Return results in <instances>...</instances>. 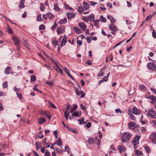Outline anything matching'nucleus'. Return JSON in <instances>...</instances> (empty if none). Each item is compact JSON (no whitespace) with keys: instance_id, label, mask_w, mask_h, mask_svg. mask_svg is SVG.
Instances as JSON below:
<instances>
[{"instance_id":"nucleus-1","label":"nucleus","mask_w":156,"mask_h":156,"mask_svg":"<svg viewBox=\"0 0 156 156\" xmlns=\"http://www.w3.org/2000/svg\"><path fill=\"white\" fill-rule=\"evenodd\" d=\"M131 137V134L128 132L124 133L122 134V140L123 143L128 141Z\"/></svg>"},{"instance_id":"nucleus-2","label":"nucleus","mask_w":156,"mask_h":156,"mask_svg":"<svg viewBox=\"0 0 156 156\" xmlns=\"http://www.w3.org/2000/svg\"><path fill=\"white\" fill-rule=\"evenodd\" d=\"M147 114L151 118L156 119V112L154 109H148L147 111Z\"/></svg>"},{"instance_id":"nucleus-3","label":"nucleus","mask_w":156,"mask_h":156,"mask_svg":"<svg viewBox=\"0 0 156 156\" xmlns=\"http://www.w3.org/2000/svg\"><path fill=\"white\" fill-rule=\"evenodd\" d=\"M149 138L151 143L156 144V133H151L149 136Z\"/></svg>"},{"instance_id":"nucleus-4","label":"nucleus","mask_w":156,"mask_h":156,"mask_svg":"<svg viewBox=\"0 0 156 156\" xmlns=\"http://www.w3.org/2000/svg\"><path fill=\"white\" fill-rule=\"evenodd\" d=\"M147 67L148 69L152 71H154L156 69V65L153 62H149L147 65Z\"/></svg>"},{"instance_id":"nucleus-5","label":"nucleus","mask_w":156,"mask_h":156,"mask_svg":"<svg viewBox=\"0 0 156 156\" xmlns=\"http://www.w3.org/2000/svg\"><path fill=\"white\" fill-rule=\"evenodd\" d=\"M75 91L76 92V93L77 95L80 96V95H81L80 97V98H83L85 95V93H83V91H79L78 89L77 88H76L75 89Z\"/></svg>"},{"instance_id":"nucleus-6","label":"nucleus","mask_w":156,"mask_h":156,"mask_svg":"<svg viewBox=\"0 0 156 156\" xmlns=\"http://www.w3.org/2000/svg\"><path fill=\"white\" fill-rule=\"evenodd\" d=\"M136 137L137 138V139H134L132 142V144L133 145L134 147L139 144V140L140 138V136H136Z\"/></svg>"},{"instance_id":"nucleus-7","label":"nucleus","mask_w":156,"mask_h":156,"mask_svg":"<svg viewBox=\"0 0 156 156\" xmlns=\"http://www.w3.org/2000/svg\"><path fill=\"white\" fill-rule=\"evenodd\" d=\"M78 26L82 29L84 30H86L87 28V26L85 23L83 22H80L78 24Z\"/></svg>"},{"instance_id":"nucleus-8","label":"nucleus","mask_w":156,"mask_h":156,"mask_svg":"<svg viewBox=\"0 0 156 156\" xmlns=\"http://www.w3.org/2000/svg\"><path fill=\"white\" fill-rule=\"evenodd\" d=\"M108 27L110 30H113L114 31H116L118 30L117 28L113 24H110L108 26Z\"/></svg>"},{"instance_id":"nucleus-9","label":"nucleus","mask_w":156,"mask_h":156,"mask_svg":"<svg viewBox=\"0 0 156 156\" xmlns=\"http://www.w3.org/2000/svg\"><path fill=\"white\" fill-rule=\"evenodd\" d=\"M12 39L15 43V45L16 47H18L20 41L19 39L16 37H12Z\"/></svg>"},{"instance_id":"nucleus-10","label":"nucleus","mask_w":156,"mask_h":156,"mask_svg":"<svg viewBox=\"0 0 156 156\" xmlns=\"http://www.w3.org/2000/svg\"><path fill=\"white\" fill-rule=\"evenodd\" d=\"M88 21L91 22L94 21V15L93 14H91L87 16Z\"/></svg>"},{"instance_id":"nucleus-11","label":"nucleus","mask_w":156,"mask_h":156,"mask_svg":"<svg viewBox=\"0 0 156 156\" xmlns=\"http://www.w3.org/2000/svg\"><path fill=\"white\" fill-rule=\"evenodd\" d=\"M66 15L68 19H70L72 18H74L76 15L73 12L67 13Z\"/></svg>"},{"instance_id":"nucleus-12","label":"nucleus","mask_w":156,"mask_h":156,"mask_svg":"<svg viewBox=\"0 0 156 156\" xmlns=\"http://www.w3.org/2000/svg\"><path fill=\"white\" fill-rule=\"evenodd\" d=\"M37 121L41 125L46 122V120L44 118L40 117L37 119Z\"/></svg>"},{"instance_id":"nucleus-13","label":"nucleus","mask_w":156,"mask_h":156,"mask_svg":"<svg viewBox=\"0 0 156 156\" xmlns=\"http://www.w3.org/2000/svg\"><path fill=\"white\" fill-rule=\"evenodd\" d=\"M118 149L120 151V153L124 152L126 151V148L123 145L119 146Z\"/></svg>"},{"instance_id":"nucleus-14","label":"nucleus","mask_w":156,"mask_h":156,"mask_svg":"<svg viewBox=\"0 0 156 156\" xmlns=\"http://www.w3.org/2000/svg\"><path fill=\"white\" fill-rule=\"evenodd\" d=\"M147 98L151 99L152 101H151V103H154L156 102V97L153 95H150Z\"/></svg>"},{"instance_id":"nucleus-15","label":"nucleus","mask_w":156,"mask_h":156,"mask_svg":"<svg viewBox=\"0 0 156 156\" xmlns=\"http://www.w3.org/2000/svg\"><path fill=\"white\" fill-rule=\"evenodd\" d=\"M133 114L135 115H139L140 113V110L135 107L133 108Z\"/></svg>"},{"instance_id":"nucleus-16","label":"nucleus","mask_w":156,"mask_h":156,"mask_svg":"<svg viewBox=\"0 0 156 156\" xmlns=\"http://www.w3.org/2000/svg\"><path fill=\"white\" fill-rule=\"evenodd\" d=\"M105 72V69L104 68L101 69L100 72L98 74V76H101L104 75V73Z\"/></svg>"},{"instance_id":"nucleus-17","label":"nucleus","mask_w":156,"mask_h":156,"mask_svg":"<svg viewBox=\"0 0 156 156\" xmlns=\"http://www.w3.org/2000/svg\"><path fill=\"white\" fill-rule=\"evenodd\" d=\"M135 123L134 122H130L128 124V126L129 129H133L134 128V126H135Z\"/></svg>"},{"instance_id":"nucleus-18","label":"nucleus","mask_w":156,"mask_h":156,"mask_svg":"<svg viewBox=\"0 0 156 156\" xmlns=\"http://www.w3.org/2000/svg\"><path fill=\"white\" fill-rule=\"evenodd\" d=\"M64 31V30L61 27H58L57 29V32L58 34L63 33Z\"/></svg>"},{"instance_id":"nucleus-19","label":"nucleus","mask_w":156,"mask_h":156,"mask_svg":"<svg viewBox=\"0 0 156 156\" xmlns=\"http://www.w3.org/2000/svg\"><path fill=\"white\" fill-rule=\"evenodd\" d=\"M74 30L76 33L77 34H80L81 33V30L76 27H73Z\"/></svg>"},{"instance_id":"nucleus-20","label":"nucleus","mask_w":156,"mask_h":156,"mask_svg":"<svg viewBox=\"0 0 156 156\" xmlns=\"http://www.w3.org/2000/svg\"><path fill=\"white\" fill-rule=\"evenodd\" d=\"M66 38L65 36H64L62 41V42L61 44V47L64 46L65 45L66 43Z\"/></svg>"},{"instance_id":"nucleus-21","label":"nucleus","mask_w":156,"mask_h":156,"mask_svg":"<svg viewBox=\"0 0 156 156\" xmlns=\"http://www.w3.org/2000/svg\"><path fill=\"white\" fill-rule=\"evenodd\" d=\"M22 42L25 47H26L28 49H30V46L26 43V42L25 40H23L22 41Z\"/></svg>"},{"instance_id":"nucleus-22","label":"nucleus","mask_w":156,"mask_h":156,"mask_svg":"<svg viewBox=\"0 0 156 156\" xmlns=\"http://www.w3.org/2000/svg\"><path fill=\"white\" fill-rule=\"evenodd\" d=\"M11 70V67L10 66H7L6 68L5 69V73L6 74L8 75L9 74V71H10Z\"/></svg>"},{"instance_id":"nucleus-23","label":"nucleus","mask_w":156,"mask_h":156,"mask_svg":"<svg viewBox=\"0 0 156 156\" xmlns=\"http://www.w3.org/2000/svg\"><path fill=\"white\" fill-rule=\"evenodd\" d=\"M67 22V19L64 18L63 19L61 20L58 23L60 24H62L65 23Z\"/></svg>"},{"instance_id":"nucleus-24","label":"nucleus","mask_w":156,"mask_h":156,"mask_svg":"<svg viewBox=\"0 0 156 156\" xmlns=\"http://www.w3.org/2000/svg\"><path fill=\"white\" fill-rule=\"evenodd\" d=\"M87 141L88 142L89 144H94V140L92 138H90Z\"/></svg>"},{"instance_id":"nucleus-25","label":"nucleus","mask_w":156,"mask_h":156,"mask_svg":"<svg viewBox=\"0 0 156 156\" xmlns=\"http://www.w3.org/2000/svg\"><path fill=\"white\" fill-rule=\"evenodd\" d=\"M35 146L37 150L38 151V150L41 147V144L40 142H37L35 144Z\"/></svg>"},{"instance_id":"nucleus-26","label":"nucleus","mask_w":156,"mask_h":156,"mask_svg":"<svg viewBox=\"0 0 156 156\" xmlns=\"http://www.w3.org/2000/svg\"><path fill=\"white\" fill-rule=\"evenodd\" d=\"M78 10L80 14H81L84 11V9L82 6H80L78 8Z\"/></svg>"},{"instance_id":"nucleus-27","label":"nucleus","mask_w":156,"mask_h":156,"mask_svg":"<svg viewBox=\"0 0 156 156\" xmlns=\"http://www.w3.org/2000/svg\"><path fill=\"white\" fill-rule=\"evenodd\" d=\"M86 10H87L90 7L89 5L86 2H84L83 4Z\"/></svg>"},{"instance_id":"nucleus-28","label":"nucleus","mask_w":156,"mask_h":156,"mask_svg":"<svg viewBox=\"0 0 156 156\" xmlns=\"http://www.w3.org/2000/svg\"><path fill=\"white\" fill-rule=\"evenodd\" d=\"M7 31H8L9 33V34H12L13 33L12 30L11 28L8 25H7Z\"/></svg>"},{"instance_id":"nucleus-29","label":"nucleus","mask_w":156,"mask_h":156,"mask_svg":"<svg viewBox=\"0 0 156 156\" xmlns=\"http://www.w3.org/2000/svg\"><path fill=\"white\" fill-rule=\"evenodd\" d=\"M55 143L59 146H60L62 144V140L60 139H59L58 140H57Z\"/></svg>"},{"instance_id":"nucleus-30","label":"nucleus","mask_w":156,"mask_h":156,"mask_svg":"<svg viewBox=\"0 0 156 156\" xmlns=\"http://www.w3.org/2000/svg\"><path fill=\"white\" fill-rule=\"evenodd\" d=\"M36 77L35 76L31 75L30 76V81L31 82L35 81L36 80Z\"/></svg>"},{"instance_id":"nucleus-31","label":"nucleus","mask_w":156,"mask_h":156,"mask_svg":"<svg viewBox=\"0 0 156 156\" xmlns=\"http://www.w3.org/2000/svg\"><path fill=\"white\" fill-rule=\"evenodd\" d=\"M69 116V113L68 111H66L64 113V116L66 120H68Z\"/></svg>"},{"instance_id":"nucleus-32","label":"nucleus","mask_w":156,"mask_h":156,"mask_svg":"<svg viewBox=\"0 0 156 156\" xmlns=\"http://www.w3.org/2000/svg\"><path fill=\"white\" fill-rule=\"evenodd\" d=\"M56 70L57 72H59L61 74H62V69L59 68V66L58 65L56 66Z\"/></svg>"},{"instance_id":"nucleus-33","label":"nucleus","mask_w":156,"mask_h":156,"mask_svg":"<svg viewBox=\"0 0 156 156\" xmlns=\"http://www.w3.org/2000/svg\"><path fill=\"white\" fill-rule=\"evenodd\" d=\"M24 1L23 0H21L20 2L19 5L20 6V8L21 9L23 8L25 6V5H24L23 4Z\"/></svg>"},{"instance_id":"nucleus-34","label":"nucleus","mask_w":156,"mask_h":156,"mask_svg":"<svg viewBox=\"0 0 156 156\" xmlns=\"http://www.w3.org/2000/svg\"><path fill=\"white\" fill-rule=\"evenodd\" d=\"M78 121L79 122V124H85L86 123V122L84 121L83 118L79 119L78 120Z\"/></svg>"},{"instance_id":"nucleus-35","label":"nucleus","mask_w":156,"mask_h":156,"mask_svg":"<svg viewBox=\"0 0 156 156\" xmlns=\"http://www.w3.org/2000/svg\"><path fill=\"white\" fill-rule=\"evenodd\" d=\"M106 77V76H105V77L103 78V79L102 80H100L99 82V84H100L101 83H102L103 82L107 81L108 80V79H107V78L105 79Z\"/></svg>"},{"instance_id":"nucleus-36","label":"nucleus","mask_w":156,"mask_h":156,"mask_svg":"<svg viewBox=\"0 0 156 156\" xmlns=\"http://www.w3.org/2000/svg\"><path fill=\"white\" fill-rule=\"evenodd\" d=\"M54 9L56 11H58L60 10V8L57 4L54 5Z\"/></svg>"},{"instance_id":"nucleus-37","label":"nucleus","mask_w":156,"mask_h":156,"mask_svg":"<svg viewBox=\"0 0 156 156\" xmlns=\"http://www.w3.org/2000/svg\"><path fill=\"white\" fill-rule=\"evenodd\" d=\"M151 125L154 126V127L156 128V120H152L151 122Z\"/></svg>"},{"instance_id":"nucleus-38","label":"nucleus","mask_w":156,"mask_h":156,"mask_svg":"<svg viewBox=\"0 0 156 156\" xmlns=\"http://www.w3.org/2000/svg\"><path fill=\"white\" fill-rule=\"evenodd\" d=\"M47 16L50 20H51L53 16V15L51 12H48L46 14Z\"/></svg>"},{"instance_id":"nucleus-39","label":"nucleus","mask_w":156,"mask_h":156,"mask_svg":"<svg viewBox=\"0 0 156 156\" xmlns=\"http://www.w3.org/2000/svg\"><path fill=\"white\" fill-rule=\"evenodd\" d=\"M79 115L78 111L74 112L72 114V116L73 117H77Z\"/></svg>"},{"instance_id":"nucleus-40","label":"nucleus","mask_w":156,"mask_h":156,"mask_svg":"<svg viewBox=\"0 0 156 156\" xmlns=\"http://www.w3.org/2000/svg\"><path fill=\"white\" fill-rule=\"evenodd\" d=\"M58 42L56 40H54L52 41V44L55 47L58 45Z\"/></svg>"},{"instance_id":"nucleus-41","label":"nucleus","mask_w":156,"mask_h":156,"mask_svg":"<svg viewBox=\"0 0 156 156\" xmlns=\"http://www.w3.org/2000/svg\"><path fill=\"white\" fill-rule=\"evenodd\" d=\"M101 21L103 22H105L106 21V19L105 18H104L103 15H101L100 18Z\"/></svg>"},{"instance_id":"nucleus-42","label":"nucleus","mask_w":156,"mask_h":156,"mask_svg":"<svg viewBox=\"0 0 156 156\" xmlns=\"http://www.w3.org/2000/svg\"><path fill=\"white\" fill-rule=\"evenodd\" d=\"M41 113L42 115H45L46 116H48L49 114V112L46 111H41Z\"/></svg>"},{"instance_id":"nucleus-43","label":"nucleus","mask_w":156,"mask_h":156,"mask_svg":"<svg viewBox=\"0 0 156 156\" xmlns=\"http://www.w3.org/2000/svg\"><path fill=\"white\" fill-rule=\"evenodd\" d=\"M139 87L140 89V90H145L146 89V87L142 84L140 85Z\"/></svg>"},{"instance_id":"nucleus-44","label":"nucleus","mask_w":156,"mask_h":156,"mask_svg":"<svg viewBox=\"0 0 156 156\" xmlns=\"http://www.w3.org/2000/svg\"><path fill=\"white\" fill-rule=\"evenodd\" d=\"M3 87V88H6L8 87V83L7 81H5L2 84Z\"/></svg>"},{"instance_id":"nucleus-45","label":"nucleus","mask_w":156,"mask_h":156,"mask_svg":"<svg viewBox=\"0 0 156 156\" xmlns=\"http://www.w3.org/2000/svg\"><path fill=\"white\" fill-rule=\"evenodd\" d=\"M48 102L49 105L51 106L52 108L55 109L56 108V107L50 101H49Z\"/></svg>"},{"instance_id":"nucleus-46","label":"nucleus","mask_w":156,"mask_h":156,"mask_svg":"<svg viewBox=\"0 0 156 156\" xmlns=\"http://www.w3.org/2000/svg\"><path fill=\"white\" fill-rule=\"evenodd\" d=\"M136 154L138 155H141L142 154L140 151H139L138 150H135Z\"/></svg>"},{"instance_id":"nucleus-47","label":"nucleus","mask_w":156,"mask_h":156,"mask_svg":"<svg viewBox=\"0 0 156 156\" xmlns=\"http://www.w3.org/2000/svg\"><path fill=\"white\" fill-rule=\"evenodd\" d=\"M53 134L55 136V138L57 139L58 138V131L57 130H56L54 131Z\"/></svg>"},{"instance_id":"nucleus-48","label":"nucleus","mask_w":156,"mask_h":156,"mask_svg":"<svg viewBox=\"0 0 156 156\" xmlns=\"http://www.w3.org/2000/svg\"><path fill=\"white\" fill-rule=\"evenodd\" d=\"M33 89L34 90L36 91H37L38 92H39L40 93H42V92L39 89H38L37 88H35V87H34Z\"/></svg>"},{"instance_id":"nucleus-49","label":"nucleus","mask_w":156,"mask_h":156,"mask_svg":"<svg viewBox=\"0 0 156 156\" xmlns=\"http://www.w3.org/2000/svg\"><path fill=\"white\" fill-rule=\"evenodd\" d=\"M46 83H47L48 85H49V86L50 87H51L53 85V83L51 81L46 82Z\"/></svg>"},{"instance_id":"nucleus-50","label":"nucleus","mask_w":156,"mask_h":156,"mask_svg":"<svg viewBox=\"0 0 156 156\" xmlns=\"http://www.w3.org/2000/svg\"><path fill=\"white\" fill-rule=\"evenodd\" d=\"M45 28V26L44 25L42 24L40 25L39 27V29L40 30H44Z\"/></svg>"},{"instance_id":"nucleus-51","label":"nucleus","mask_w":156,"mask_h":156,"mask_svg":"<svg viewBox=\"0 0 156 156\" xmlns=\"http://www.w3.org/2000/svg\"><path fill=\"white\" fill-rule=\"evenodd\" d=\"M99 21V20L98 19L96 20H94V21L95 23L94 25L96 27L98 26Z\"/></svg>"},{"instance_id":"nucleus-52","label":"nucleus","mask_w":156,"mask_h":156,"mask_svg":"<svg viewBox=\"0 0 156 156\" xmlns=\"http://www.w3.org/2000/svg\"><path fill=\"white\" fill-rule=\"evenodd\" d=\"M77 107V105H75L74 106L72 110L70 111V112L72 113L73 112Z\"/></svg>"},{"instance_id":"nucleus-53","label":"nucleus","mask_w":156,"mask_h":156,"mask_svg":"<svg viewBox=\"0 0 156 156\" xmlns=\"http://www.w3.org/2000/svg\"><path fill=\"white\" fill-rule=\"evenodd\" d=\"M128 114L129 116L132 115V112L131 110L130 109H128Z\"/></svg>"},{"instance_id":"nucleus-54","label":"nucleus","mask_w":156,"mask_h":156,"mask_svg":"<svg viewBox=\"0 0 156 156\" xmlns=\"http://www.w3.org/2000/svg\"><path fill=\"white\" fill-rule=\"evenodd\" d=\"M153 16V15H150L148 16L146 19V20L147 21L151 19Z\"/></svg>"},{"instance_id":"nucleus-55","label":"nucleus","mask_w":156,"mask_h":156,"mask_svg":"<svg viewBox=\"0 0 156 156\" xmlns=\"http://www.w3.org/2000/svg\"><path fill=\"white\" fill-rule=\"evenodd\" d=\"M77 44L79 45V46H80L82 45V41H80L78 39V38H77Z\"/></svg>"},{"instance_id":"nucleus-56","label":"nucleus","mask_w":156,"mask_h":156,"mask_svg":"<svg viewBox=\"0 0 156 156\" xmlns=\"http://www.w3.org/2000/svg\"><path fill=\"white\" fill-rule=\"evenodd\" d=\"M37 19L38 21H41V14L39 15L37 17Z\"/></svg>"},{"instance_id":"nucleus-57","label":"nucleus","mask_w":156,"mask_h":156,"mask_svg":"<svg viewBox=\"0 0 156 156\" xmlns=\"http://www.w3.org/2000/svg\"><path fill=\"white\" fill-rule=\"evenodd\" d=\"M115 112L116 113H122V111L119 109L117 108L115 110Z\"/></svg>"},{"instance_id":"nucleus-58","label":"nucleus","mask_w":156,"mask_h":156,"mask_svg":"<svg viewBox=\"0 0 156 156\" xmlns=\"http://www.w3.org/2000/svg\"><path fill=\"white\" fill-rule=\"evenodd\" d=\"M16 94L18 97V98L20 99H22V94L19 93H16Z\"/></svg>"},{"instance_id":"nucleus-59","label":"nucleus","mask_w":156,"mask_h":156,"mask_svg":"<svg viewBox=\"0 0 156 156\" xmlns=\"http://www.w3.org/2000/svg\"><path fill=\"white\" fill-rule=\"evenodd\" d=\"M82 20L83 21L85 22H87L88 21L87 16V17H83L82 18Z\"/></svg>"},{"instance_id":"nucleus-60","label":"nucleus","mask_w":156,"mask_h":156,"mask_svg":"<svg viewBox=\"0 0 156 156\" xmlns=\"http://www.w3.org/2000/svg\"><path fill=\"white\" fill-rule=\"evenodd\" d=\"M45 156H51V154L49 152L46 151L44 154Z\"/></svg>"},{"instance_id":"nucleus-61","label":"nucleus","mask_w":156,"mask_h":156,"mask_svg":"<svg viewBox=\"0 0 156 156\" xmlns=\"http://www.w3.org/2000/svg\"><path fill=\"white\" fill-rule=\"evenodd\" d=\"M86 39H87L88 43H90L91 41V40L90 38L87 36L86 37Z\"/></svg>"},{"instance_id":"nucleus-62","label":"nucleus","mask_w":156,"mask_h":156,"mask_svg":"<svg viewBox=\"0 0 156 156\" xmlns=\"http://www.w3.org/2000/svg\"><path fill=\"white\" fill-rule=\"evenodd\" d=\"M130 118V119L132 120H135L136 118L134 117V115H133L129 116Z\"/></svg>"},{"instance_id":"nucleus-63","label":"nucleus","mask_w":156,"mask_h":156,"mask_svg":"<svg viewBox=\"0 0 156 156\" xmlns=\"http://www.w3.org/2000/svg\"><path fill=\"white\" fill-rule=\"evenodd\" d=\"M86 63L89 65H91L92 64V63L91 62V61L89 59L87 60Z\"/></svg>"},{"instance_id":"nucleus-64","label":"nucleus","mask_w":156,"mask_h":156,"mask_svg":"<svg viewBox=\"0 0 156 156\" xmlns=\"http://www.w3.org/2000/svg\"><path fill=\"white\" fill-rule=\"evenodd\" d=\"M151 90L154 93L156 94V89L151 88Z\"/></svg>"}]
</instances>
